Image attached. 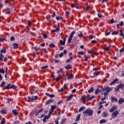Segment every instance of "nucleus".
I'll return each mask as SVG.
<instances>
[{"label":"nucleus","mask_w":124,"mask_h":124,"mask_svg":"<svg viewBox=\"0 0 124 124\" xmlns=\"http://www.w3.org/2000/svg\"><path fill=\"white\" fill-rule=\"evenodd\" d=\"M93 109H91V108H88L86 109L83 112V117L84 118H86L88 117V116H92L93 115Z\"/></svg>","instance_id":"f257e3e1"},{"label":"nucleus","mask_w":124,"mask_h":124,"mask_svg":"<svg viewBox=\"0 0 124 124\" xmlns=\"http://www.w3.org/2000/svg\"><path fill=\"white\" fill-rule=\"evenodd\" d=\"M112 91V88H110L108 86L105 87L103 89V92H104V96H106V95H108L109 94V93Z\"/></svg>","instance_id":"f03ea898"},{"label":"nucleus","mask_w":124,"mask_h":124,"mask_svg":"<svg viewBox=\"0 0 124 124\" xmlns=\"http://www.w3.org/2000/svg\"><path fill=\"white\" fill-rule=\"evenodd\" d=\"M124 84L121 83L116 86V87L115 89V91L119 92L120 89H121L122 90H123L124 89Z\"/></svg>","instance_id":"7ed1b4c3"},{"label":"nucleus","mask_w":124,"mask_h":124,"mask_svg":"<svg viewBox=\"0 0 124 124\" xmlns=\"http://www.w3.org/2000/svg\"><path fill=\"white\" fill-rule=\"evenodd\" d=\"M119 113H120L119 110H116V111H113L111 114L112 118L115 119V118H117V116H118V115H119Z\"/></svg>","instance_id":"20e7f679"},{"label":"nucleus","mask_w":124,"mask_h":124,"mask_svg":"<svg viewBox=\"0 0 124 124\" xmlns=\"http://www.w3.org/2000/svg\"><path fill=\"white\" fill-rule=\"evenodd\" d=\"M5 54L6 53V49H5V47L3 48L0 50V62H2V53Z\"/></svg>","instance_id":"39448f33"},{"label":"nucleus","mask_w":124,"mask_h":124,"mask_svg":"<svg viewBox=\"0 0 124 124\" xmlns=\"http://www.w3.org/2000/svg\"><path fill=\"white\" fill-rule=\"evenodd\" d=\"M94 98V96H92L90 97V94H87L86 96V101H90V100H92Z\"/></svg>","instance_id":"423d86ee"},{"label":"nucleus","mask_w":124,"mask_h":124,"mask_svg":"<svg viewBox=\"0 0 124 124\" xmlns=\"http://www.w3.org/2000/svg\"><path fill=\"white\" fill-rule=\"evenodd\" d=\"M69 56L70 57V58L67 59L66 62H71L72 59H73V57H72V53L70 52L69 54Z\"/></svg>","instance_id":"0eeeda50"},{"label":"nucleus","mask_w":124,"mask_h":124,"mask_svg":"<svg viewBox=\"0 0 124 124\" xmlns=\"http://www.w3.org/2000/svg\"><path fill=\"white\" fill-rule=\"evenodd\" d=\"M115 110H117V106L114 105L110 109L109 112L110 113H112L113 111H115Z\"/></svg>","instance_id":"6e6552de"},{"label":"nucleus","mask_w":124,"mask_h":124,"mask_svg":"<svg viewBox=\"0 0 124 124\" xmlns=\"http://www.w3.org/2000/svg\"><path fill=\"white\" fill-rule=\"evenodd\" d=\"M58 28L55 30H53L52 31V32H58V31H60V23H59L58 24Z\"/></svg>","instance_id":"1a4fd4ad"},{"label":"nucleus","mask_w":124,"mask_h":124,"mask_svg":"<svg viewBox=\"0 0 124 124\" xmlns=\"http://www.w3.org/2000/svg\"><path fill=\"white\" fill-rule=\"evenodd\" d=\"M52 102H54V100H48L45 103V105H49Z\"/></svg>","instance_id":"9d476101"},{"label":"nucleus","mask_w":124,"mask_h":124,"mask_svg":"<svg viewBox=\"0 0 124 124\" xmlns=\"http://www.w3.org/2000/svg\"><path fill=\"white\" fill-rule=\"evenodd\" d=\"M72 68V66H71V65H70V64L65 66V69H66V70H69V69H71Z\"/></svg>","instance_id":"9b49d317"},{"label":"nucleus","mask_w":124,"mask_h":124,"mask_svg":"<svg viewBox=\"0 0 124 124\" xmlns=\"http://www.w3.org/2000/svg\"><path fill=\"white\" fill-rule=\"evenodd\" d=\"M118 81H119V79H114L110 84V86H112V85H114V84H116V83H117V82H118Z\"/></svg>","instance_id":"f8f14e48"},{"label":"nucleus","mask_w":124,"mask_h":124,"mask_svg":"<svg viewBox=\"0 0 124 124\" xmlns=\"http://www.w3.org/2000/svg\"><path fill=\"white\" fill-rule=\"evenodd\" d=\"M111 102H118V99L115 98V97H111Z\"/></svg>","instance_id":"ddd939ff"},{"label":"nucleus","mask_w":124,"mask_h":124,"mask_svg":"<svg viewBox=\"0 0 124 124\" xmlns=\"http://www.w3.org/2000/svg\"><path fill=\"white\" fill-rule=\"evenodd\" d=\"M12 113L14 116H17L18 115V112H17V109H13L12 110Z\"/></svg>","instance_id":"4468645a"},{"label":"nucleus","mask_w":124,"mask_h":124,"mask_svg":"<svg viewBox=\"0 0 124 124\" xmlns=\"http://www.w3.org/2000/svg\"><path fill=\"white\" fill-rule=\"evenodd\" d=\"M124 98H121L119 99V100L118 101L119 104H122V103H124Z\"/></svg>","instance_id":"2eb2a0df"},{"label":"nucleus","mask_w":124,"mask_h":124,"mask_svg":"<svg viewBox=\"0 0 124 124\" xmlns=\"http://www.w3.org/2000/svg\"><path fill=\"white\" fill-rule=\"evenodd\" d=\"M71 6L72 8H74L75 7L76 8H77V9H78V8H79V7L78 6V5H76L75 4H71Z\"/></svg>","instance_id":"dca6fc26"},{"label":"nucleus","mask_w":124,"mask_h":124,"mask_svg":"<svg viewBox=\"0 0 124 124\" xmlns=\"http://www.w3.org/2000/svg\"><path fill=\"white\" fill-rule=\"evenodd\" d=\"M73 97V94H70L67 98V101H69Z\"/></svg>","instance_id":"f3484780"},{"label":"nucleus","mask_w":124,"mask_h":124,"mask_svg":"<svg viewBox=\"0 0 124 124\" xmlns=\"http://www.w3.org/2000/svg\"><path fill=\"white\" fill-rule=\"evenodd\" d=\"M46 95L47 96H49V97H55V95L54 94H50L49 93H46Z\"/></svg>","instance_id":"a211bd4d"},{"label":"nucleus","mask_w":124,"mask_h":124,"mask_svg":"<svg viewBox=\"0 0 124 124\" xmlns=\"http://www.w3.org/2000/svg\"><path fill=\"white\" fill-rule=\"evenodd\" d=\"M100 73L99 72H98L96 74H94V76H92L91 77V78H95V77H96V76H97V75H99Z\"/></svg>","instance_id":"6ab92c4d"},{"label":"nucleus","mask_w":124,"mask_h":124,"mask_svg":"<svg viewBox=\"0 0 124 124\" xmlns=\"http://www.w3.org/2000/svg\"><path fill=\"white\" fill-rule=\"evenodd\" d=\"M11 11H10V9L7 8L6 10L5 14H10Z\"/></svg>","instance_id":"aec40b11"},{"label":"nucleus","mask_w":124,"mask_h":124,"mask_svg":"<svg viewBox=\"0 0 124 124\" xmlns=\"http://www.w3.org/2000/svg\"><path fill=\"white\" fill-rule=\"evenodd\" d=\"M11 84H8L6 86V90H9L10 89H11Z\"/></svg>","instance_id":"412c9836"},{"label":"nucleus","mask_w":124,"mask_h":124,"mask_svg":"<svg viewBox=\"0 0 124 124\" xmlns=\"http://www.w3.org/2000/svg\"><path fill=\"white\" fill-rule=\"evenodd\" d=\"M31 100H36L37 99V96H32Z\"/></svg>","instance_id":"4be33fe9"},{"label":"nucleus","mask_w":124,"mask_h":124,"mask_svg":"<svg viewBox=\"0 0 124 124\" xmlns=\"http://www.w3.org/2000/svg\"><path fill=\"white\" fill-rule=\"evenodd\" d=\"M56 19L57 21H60V20H62L63 18L62 16H56Z\"/></svg>","instance_id":"5701e85b"},{"label":"nucleus","mask_w":124,"mask_h":124,"mask_svg":"<svg viewBox=\"0 0 124 124\" xmlns=\"http://www.w3.org/2000/svg\"><path fill=\"white\" fill-rule=\"evenodd\" d=\"M84 110H85V107H82L79 109L78 112H82V111H84Z\"/></svg>","instance_id":"b1692460"},{"label":"nucleus","mask_w":124,"mask_h":124,"mask_svg":"<svg viewBox=\"0 0 124 124\" xmlns=\"http://www.w3.org/2000/svg\"><path fill=\"white\" fill-rule=\"evenodd\" d=\"M80 117H81V114H79L78 115V116L76 118V122H77V121H79L80 120Z\"/></svg>","instance_id":"393cba45"},{"label":"nucleus","mask_w":124,"mask_h":124,"mask_svg":"<svg viewBox=\"0 0 124 124\" xmlns=\"http://www.w3.org/2000/svg\"><path fill=\"white\" fill-rule=\"evenodd\" d=\"M1 114H6V110L5 109H2L0 110Z\"/></svg>","instance_id":"a878e982"},{"label":"nucleus","mask_w":124,"mask_h":124,"mask_svg":"<svg viewBox=\"0 0 124 124\" xmlns=\"http://www.w3.org/2000/svg\"><path fill=\"white\" fill-rule=\"evenodd\" d=\"M75 33V31H73L70 34L69 37H73V35H74V34Z\"/></svg>","instance_id":"bb28decb"},{"label":"nucleus","mask_w":124,"mask_h":124,"mask_svg":"<svg viewBox=\"0 0 124 124\" xmlns=\"http://www.w3.org/2000/svg\"><path fill=\"white\" fill-rule=\"evenodd\" d=\"M106 123V120L105 119H102L100 121V124H104Z\"/></svg>","instance_id":"cd10ccee"},{"label":"nucleus","mask_w":124,"mask_h":124,"mask_svg":"<svg viewBox=\"0 0 124 124\" xmlns=\"http://www.w3.org/2000/svg\"><path fill=\"white\" fill-rule=\"evenodd\" d=\"M13 45L14 49H17V48H18V46H19V45H18V44H14Z\"/></svg>","instance_id":"c85d7f7f"},{"label":"nucleus","mask_w":124,"mask_h":124,"mask_svg":"<svg viewBox=\"0 0 124 124\" xmlns=\"http://www.w3.org/2000/svg\"><path fill=\"white\" fill-rule=\"evenodd\" d=\"M93 90H94L93 87H92L88 90V93H93Z\"/></svg>","instance_id":"c756f323"},{"label":"nucleus","mask_w":124,"mask_h":124,"mask_svg":"<svg viewBox=\"0 0 124 124\" xmlns=\"http://www.w3.org/2000/svg\"><path fill=\"white\" fill-rule=\"evenodd\" d=\"M49 46L50 48H55L56 47V46L54 44H50Z\"/></svg>","instance_id":"7c9ffc66"},{"label":"nucleus","mask_w":124,"mask_h":124,"mask_svg":"<svg viewBox=\"0 0 124 124\" xmlns=\"http://www.w3.org/2000/svg\"><path fill=\"white\" fill-rule=\"evenodd\" d=\"M31 21L29 20L28 21L27 28H29V27H31Z\"/></svg>","instance_id":"2f4dec72"},{"label":"nucleus","mask_w":124,"mask_h":124,"mask_svg":"<svg viewBox=\"0 0 124 124\" xmlns=\"http://www.w3.org/2000/svg\"><path fill=\"white\" fill-rule=\"evenodd\" d=\"M60 43L61 44V45H64V44H65V43L62 40H60Z\"/></svg>","instance_id":"473e14b6"},{"label":"nucleus","mask_w":124,"mask_h":124,"mask_svg":"<svg viewBox=\"0 0 124 124\" xmlns=\"http://www.w3.org/2000/svg\"><path fill=\"white\" fill-rule=\"evenodd\" d=\"M1 123L2 124H5V118H3L2 119Z\"/></svg>","instance_id":"72a5a7b5"},{"label":"nucleus","mask_w":124,"mask_h":124,"mask_svg":"<svg viewBox=\"0 0 124 124\" xmlns=\"http://www.w3.org/2000/svg\"><path fill=\"white\" fill-rule=\"evenodd\" d=\"M61 79H62V77L56 78H55V80H56V81H57V82H59V81H60V80H61Z\"/></svg>","instance_id":"f704fd0d"},{"label":"nucleus","mask_w":124,"mask_h":124,"mask_svg":"<svg viewBox=\"0 0 124 124\" xmlns=\"http://www.w3.org/2000/svg\"><path fill=\"white\" fill-rule=\"evenodd\" d=\"M57 107H58V106H57V105L51 106V108L53 110H55V109H56V108H57Z\"/></svg>","instance_id":"c9c22d12"},{"label":"nucleus","mask_w":124,"mask_h":124,"mask_svg":"<svg viewBox=\"0 0 124 124\" xmlns=\"http://www.w3.org/2000/svg\"><path fill=\"white\" fill-rule=\"evenodd\" d=\"M5 72L4 71V70L2 68L0 69V73H2V74H4V73Z\"/></svg>","instance_id":"e433bc0d"},{"label":"nucleus","mask_w":124,"mask_h":124,"mask_svg":"<svg viewBox=\"0 0 124 124\" xmlns=\"http://www.w3.org/2000/svg\"><path fill=\"white\" fill-rule=\"evenodd\" d=\"M62 69L60 68V70L57 71V74H59V73H62Z\"/></svg>","instance_id":"4c0bfd02"},{"label":"nucleus","mask_w":124,"mask_h":124,"mask_svg":"<svg viewBox=\"0 0 124 124\" xmlns=\"http://www.w3.org/2000/svg\"><path fill=\"white\" fill-rule=\"evenodd\" d=\"M74 78V77L73 76V74H71L70 76L68 78V79H73Z\"/></svg>","instance_id":"58836bf2"},{"label":"nucleus","mask_w":124,"mask_h":124,"mask_svg":"<svg viewBox=\"0 0 124 124\" xmlns=\"http://www.w3.org/2000/svg\"><path fill=\"white\" fill-rule=\"evenodd\" d=\"M4 85H5V83L4 82V81H3L1 83V84H0V87H4Z\"/></svg>","instance_id":"ea45409f"},{"label":"nucleus","mask_w":124,"mask_h":124,"mask_svg":"<svg viewBox=\"0 0 124 124\" xmlns=\"http://www.w3.org/2000/svg\"><path fill=\"white\" fill-rule=\"evenodd\" d=\"M120 35L121 36H123V38H124V33L123 32V30H120Z\"/></svg>","instance_id":"a19ab883"},{"label":"nucleus","mask_w":124,"mask_h":124,"mask_svg":"<svg viewBox=\"0 0 124 124\" xmlns=\"http://www.w3.org/2000/svg\"><path fill=\"white\" fill-rule=\"evenodd\" d=\"M109 49H110V46L104 48L105 51H109Z\"/></svg>","instance_id":"79ce46f5"},{"label":"nucleus","mask_w":124,"mask_h":124,"mask_svg":"<svg viewBox=\"0 0 124 124\" xmlns=\"http://www.w3.org/2000/svg\"><path fill=\"white\" fill-rule=\"evenodd\" d=\"M11 89H17V87L16 85H12V86H11Z\"/></svg>","instance_id":"37998d69"},{"label":"nucleus","mask_w":124,"mask_h":124,"mask_svg":"<svg viewBox=\"0 0 124 124\" xmlns=\"http://www.w3.org/2000/svg\"><path fill=\"white\" fill-rule=\"evenodd\" d=\"M71 40H72V38L71 37H69L68 40V43H70L71 42Z\"/></svg>","instance_id":"c03bdc74"},{"label":"nucleus","mask_w":124,"mask_h":124,"mask_svg":"<svg viewBox=\"0 0 124 124\" xmlns=\"http://www.w3.org/2000/svg\"><path fill=\"white\" fill-rule=\"evenodd\" d=\"M53 112H54V109H52V108H50V109L49 110V113L48 114V115H51V114L53 113Z\"/></svg>","instance_id":"a18cd8bd"},{"label":"nucleus","mask_w":124,"mask_h":124,"mask_svg":"<svg viewBox=\"0 0 124 124\" xmlns=\"http://www.w3.org/2000/svg\"><path fill=\"white\" fill-rule=\"evenodd\" d=\"M34 49L36 51H38L39 50H40V48H39V47H36V46L34 47Z\"/></svg>","instance_id":"49530a36"},{"label":"nucleus","mask_w":124,"mask_h":124,"mask_svg":"<svg viewBox=\"0 0 124 124\" xmlns=\"http://www.w3.org/2000/svg\"><path fill=\"white\" fill-rule=\"evenodd\" d=\"M0 42H3V41H6V39L5 38H0Z\"/></svg>","instance_id":"de8ad7c7"},{"label":"nucleus","mask_w":124,"mask_h":124,"mask_svg":"<svg viewBox=\"0 0 124 124\" xmlns=\"http://www.w3.org/2000/svg\"><path fill=\"white\" fill-rule=\"evenodd\" d=\"M81 99H82L83 101H87L86 97H85L84 96L81 97Z\"/></svg>","instance_id":"09e8293b"},{"label":"nucleus","mask_w":124,"mask_h":124,"mask_svg":"<svg viewBox=\"0 0 124 124\" xmlns=\"http://www.w3.org/2000/svg\"><path fill=\"white\" fill-rule=\"evenodd\" d=\"M78 55H84V52L83 51H78Z\"/></svg>","instance_id":"8fccbe9b"},{"label":"nucleus","mask_w":124,"mask_h":124,"mask_svg":"<svg viewBox=\"0 0 124 124\" xmlns=\"http://www.w3.org/2000/svg\"><path fill=\"white\" fill-rule=\"evenodd\" d=\"M117 33H117V31H113V32H112L111 33V34H112V35H117Z\"/></svg>","instance_id":"3c124183"},{"label":"nucleus","mask_w":124,"mask_h":124,"mask_svg":"<svg viewBox=\"0 0 124 124\" xmlns=\"http://www.w3.org/2000/svg\"><path fill=\"white\" fill-rule=\"evenodd\" d=\"M97 15L99 18H101V17H102V15H101V13L100 12L98 13Z\"/></svg>","instance_id":"603ef678"},{"label":"nucleus","mask_w":124,"mask_h":124,"mask_svg":"<svg viewBox=\"0 0 124 124\" xmlns=\"http://www.w3.org/2000/svg\"><path fill=\"white\" fill-rule=\"evenodd\" d=\"M84 57L85 59V60H84V62H88V57H87V56L84 55Z\"/></svg>","instance_id":"864d4df0"},{"label":"nucleus","mask_w":124,"mask_h":124,"mask_svg":"<svg viewBox=\"0 0 124 124\" xmlns=\"http://www.w3.org/2000/svg\"><path fill=\"white\" fill-rule=\"evenodd\" d=\"M98 93H99V91H98V89H96L95 91V94H98Z\"/></svg>","instance_id":"5fc2aeb1"},{"label":"nucleus","mask_w":124,"mask_h":124,"mask_svg":"<svg viewBox=\"0 0 124 124\" xmlns=\"http://www.w3.org/2000/svg\"><path fill=\"white\" fill-rule=\"evenodd\" d=\"M65 121H66V119H63L61 122V124H63L65 123Z\"/></svg>","instance_id":"6e6d98bb"},{"label":"nucleus","mask_w":124,"mask_h":124,"mask_svg":"<svg viewBox=\"0 0 124 124\" xmlns=\"http://www.w3.org/2000/svg\"><path fill=\"white\" fill-rule=\"evenodd\" d=\"M104 103H106V102L102 101V102H100L99 103V105H101L102 104H104Z\"/></svg>","instance_id":"4d7b16f0"},{"label":"nucleus","mask_w":124,"mask_h":124,"mask_svg":"<svg viewBox=\"0 0 124 124\" xmlns=\"http://www.w3.org/2000/svg\"><path fill=\"white\" fill-rule=\"evenodd\" d=\"M10 40L11 41H14V40H15V38L13 36H11Z\"/></svg>","instance_id":"13d9d810"},{"label":"nucleus","mask_w":124,"mask_h":124,"mask_svg":"<svg viewBox=\"0 0 124 124\" xmlns=\"http://www.w3.org/2000/svg\"><path fill=\"white\" fill-rule=\"evenodd\" d=\"M64 90L63 88H62L61 89L59 90L58 92H59V93H62V92H63V91Z\"/></svg>","instance_id":"bf43d9fd"},{"label":"nucleus","mask_w":124,"mask_h":124,"mask_svg":"<svg viewBox=\"0 0 124 124\" xmlns=\"http://www.w3.org/2000/svg\"><path fill=\"white\" fill-rule=\"evenodd\" d=\"M78 37H83L84 36V35H83L82 33L78 34Z\"/></svg>","instance_id":"052dcab7"},{"label":"nucleus","mask_w":124,"mask_h":124,"mask_svg":"<svg viewBox=\"0 0 124 124\" xmlns=\"http://www.w3.org/2000/svg\"><path fill=\"white\" fill-rule=\"evenodd\" d=\"M60 58H62V57H63V53L62 52L61 54H59Z\"/></svg>","instance_id":"680f3d73"},{"label":"nucleus","mask_w":124,"mask_h":124,"mask_svg":"<svg viewBox=\"0 0 124 124\" xmlns=\"http://www.w3.org/2000/svg\"><path fill=\"white\" fill-rule=\"evenodd\" d=\"M119 25H120V26L121 27L124 26V21H121V22H120V24H119Z\"/></svg>","instance_id":"e2e57ef3"},{"label":"nucleus","mask_w":124,"mask_h":124,"mask_svg":"<svg viewBox=\"0 0 124 124\" xmlns=\"http://www.w3.org/2000/svg\"><path fill=\"white\" fill-rule=\"evenodd\" d=\"M103 115H104V117H108V114H107V113H106V112H104Z\"/></svg>","instance_id":"0e129e2a"},{"label":"nucleus","mask_w":124,"mask_h":124,"mask_svg":"<svg viewBox=\"0 0 124 124\" xmlns=\"http://www.w3.org/2000/svg\"><path fill=\"white\" fill-rule=\"evenodd\" d=\"M124 47H123L122 48H121V49L120 50V53H123V52H124Z\"/></svg>","instance_id":"69168bd1"},{"label":"nucleus","mask_w":124,"mask_h":124,"mask_svg":"<svg viewBox=\"0 0 124 124\" xmlns=\"http://www.w3.org/2000/svg\"><path fill=\"white\" fill-rule=\"evenodd\" d=\"M47 34H44V35H43V38H47Z\"/></svg>","instance_id":"338daca9"},{"label":"nucleus","mask_w":124,"mask_h":124,"mask_svg":"<svg viewBox=\"0 0 124 124\" xmlns=\"http://www.w3.org/2000/svg\"><path fill=\"white\" fill-rule=\"evenodd\" d=\"M58 120H59V118H58L57 120L55 121V124H59V121Z\"/></svg>","instance_id":"774afa93"}]
</instances>
